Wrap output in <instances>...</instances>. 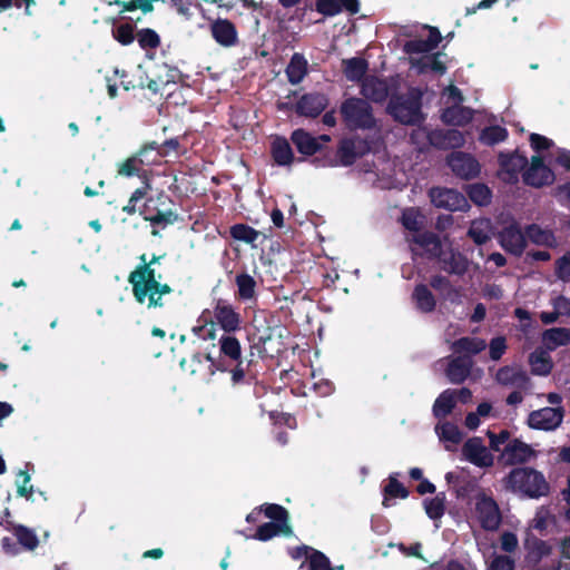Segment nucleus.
<instances>
[{
	"label": "nucleus",
	"mask_w": 570,
	"mask_h": 570,
	"mask_svg": "<svg viewBox=\"0 0 570 570\" xmlns=\"http://www.w3.org/2000/svg\"><path fill=\"white\" fill-rule=\"evenodd\" d=\"M163 275L156 269H149L148 265L136 267L128 275V283L135 301L146 305L147 309H168L170 304L166 298L174 289L167 283H161Z\"/></svg>",
	"instance_id": "1"
},
{
	"label": "nucleus",
	"mask_w": 570,
	"mask_h": 570,
	"mask_svg": "<svg viewBox=\"0 0 570 570\" xmlns=\"http://www.w3.org/2000/svg\"><path fill=\"white\" fill-rule=\"evenodd\" d=\"M218 355L214 356L216 368L229 372L233 385L249 383L246 377L252 360L243 357L239 341L232 333L224 334L218 340Z\"/></svg>",
	"instance_id": "2"
},
{
	"label": "nucleus",
	"mask_w": 570,
	"mask_h": 570,
	"mask_svg": "<svg viewBox=\"0 0 570 570\" xmlns=\"http://www.w3.org/2000/svg\"><path fill=\"white\" fill-rule=\"evenodd\" d=\"M423 95L419 87H410L405 94L394 92L390 97L386 112L402 125H421L425 120L422 111Z\"/></svg>",
	"instance_id": "3"
},
{
	"label": "nucleus",
	"mask_w": 570,
	"mask_h": 570,
	"mask_svg": "<svg viewBox=\"0 0 570 570\" xmlns=\"http://www.w3.org/2000/svg\"><path fill=\"white\" fill-rule=\"evenodd\" d=\"M370 151L371 142L367 139L358 136L343 138L340 140L336 150L327 148L323 156L315 157L312 163L316 167H348Z\"/></svg>",
	"instance_id": "4"
},
{
	"label": "nucleus",
	"mask_w": 570,
	"mask_h": 570,
	"mask_svg": "<svg viewBox=\"0 0 570 570\" xmlns=\"http://www.w3.org/2000/svg\"><path fill=\"white\" fill-rule=\"evenodd\" d=\"M505 488L531 499L546 497L550 485L544 475L533 468H514L504 478Z\"/></svg>",
	"instance_id": "5"
},
{
	"label": "nucleus",
	"mask_w": 570,
	"mask_h": 570,
	"mask_svg": "<svg viewBox=\"0 0 570 570\" xmlns=\"http://www.w3.org/2000/svg\"><path fill=\"white\" fill-rule=\"evenodd\" d=\"M340 114L345 127L354 130H373L377 120L372 105L364 98L348 97L340 107Z\"/></svg>",
	"instance_id": "6"
},
{
	"label": "nucleus",
	"mask_w": 570,
	"mask_h": 570,
	"mask_svg": "<svg viewBox=\"0 0 570 570\" xmlns=\"http://www.w3.org/2000/svg\"><path fill=\"white\" fill-rule=\"evenodd\" d=\"M474 513L480 527L485 531H497L502 523L499 504L484 492L475 497Z\"/></svg>",
	"instance_id": "7"
},
{
	"label": "nucleus",
	"mask_w": 570,
	"mask_h": 570,
	"mask_svg": "<svg viewBox=\"0 0 570 570\" xmlns=\"http://www.w3.org/2000/svg\"><path fill=\"white\" fill-rule=\"evenodd\" d=\"M431 203L442 209L450 212L466 210L469 203L466 197L453 188L432 187L429 190Z\"/></svg>",
	"instance_id": "8"
},
{
	"label": "nucleus",
	"mask_w": 570,
	"mask_h": 570,
	"mask_svg": "<svg viewBox=\"0 0 570 570\" xmlns=\"http://www.w3.org/2000/svg\"><path fill=\"white\" fill-rule=\"evenodd\" d=\"M498 163L499 177L505 183L515 184L519 180V174L525 170L529 160L524 155L514 150L512 153L501 151L498 155Z\"/></svg>",
	"instance_id": "9"
},
{
	"label": "nucleus",
	"mask_w": 570,
	"mask_h": 570,
	"mask_svg": "<svg viewBox=\"0 0 570 570\" xmlns=\"http://www.w3.org/2000/svg\"><path fill=\"white\" fill-rule=\"evenodd\" d=\"M498 242L500 246L509 254L520 257L527 247V235L525 232L521 230L520 225L517 222H512L508 226H504L498 233Z\"/></svg>",
	"instance_id": "10"
},
{
	"label": "nucleus",
	"mask_w": 570,
	"mask_h": 570,
	"mask_svg": "<svg viewBox=\"0 0 570 570\" xmlns=\"http://www.w3.org/2000/svg\"><path fill=\"white\" fill-rule=\"evenodd\" d=\"M522 177L525 185L534 188L549 186L556 179L553 170L544 164L543 158L539 155L531 157L530 166H527Z\"/></svg>",
	"instance_id": "11"
},
{
	"label": "nucleus",
	"mask_w": 570,
	"mask_h": 570,
	"mask_svg": "<svg viewBox=\"0 0 570 570\" xmlns=\"http://www.w3.org/2000/svg\"><path fill=\"white\" fill-rule=\"evenodd\" d=\"M535 451L519 439H512L502 449L499 462L504 466H513L528 463L535 458Z\"/></svg>",
	"instance_id": "12"
},
{
	"label": "nucleus",
	"mask_w": 570,
	"mask_h": 570,
	"mask_svg": "<svg viewBox=\"0 0 570 570\" xmlns=\"http://www.w3.org/2000/svg\"><path fill=\"white\" fill-rule=\"evenodd\" d=\"M213 323L217 324L226 334L240 330L242 316L236 308L225 299H218L213 309Z\"/></svg>",
	"instance_id": "13"
},
{
	"label": "nucleus",
	"mask_w": 570,
	"mask_h": 570,
	"mask_svg": "<svg viewBox=\"0 0 570 570\" xmlns=\"http://www.w3.org/2000/svg\"><path fill=\"white\" fill-rule=\"evenodd\" d=\"M564 417L562 407H542L532 411L528 416V425L534 430L553 431L559 428Z\"/></svg>",
	"instance_id": "14"
},
{
	"label": "nucleus",
	"mask_w": 570,
	"mask_h": 570,
	"mask_svg": "<svg viewBox=\"0 0 570 570\" xmlns=\"http://www.w3.org/2000/svg\"><path fill=\"white\" fill-rule=\"evenodd\" d=\"M446 164L455 176L470 180L479 176L481 167L479 161L470 154L453 151L446 158Z\"/></svg>",
	"instance_id": "15"
},
{
	"label": "nucleus",
	"mask_w": 570,
	"mask_h": 570,
	"mask_svg": "<svg viewBox=\"0 0 570 570\" xmlns=\"http://www.w3.org/2000/svg\"><path fill=\"white\" fill-rule=\"evenodd\" d=\"M328 106V98L322 92H307L295 105V112L306 118L318 117Z\"/></svg>",
	"instance_id": "16"
},
{
	"label": "nucleus",
	"mask_w": 570,
	"mask_h": 570,
	"mask_svg": "<svg viewBox=\"0 0 570 570\" xmlns=\"http://www.w3.org/2000/svg\"><path fill=\"white\" fill-rule=\"evenodd\" d=\"M462 454L466 461L479 468L493 465V455L483 445L481 438H471L462 446Z\"/></svg>",
	"instance_id": "17"
},
{
	"label": "nucleus",
	"mask_w": 570,
	"mask_h": 570,
	"mask_svg": "<svg viewBox=\"0 0 570 570\" xmlns=\"http://www.w3.org/2000/svg\"><path fill=\"white\" fill-rule=\"evenodd\" d=\"M428 141L436 149H456L464 145L465 138L458 129H433L428 132Z\"/></svg>",
	"instance_id": "18"
},
{
	"label": "nucleus",
	"mask_w": 570,
	"mask_h": 570,
	"mask_svg": "<svg viewBox=\"0 0 570 570\" xmlns=\"http://www.w3.org/2000/svg\"><path fill=\"white\" fill-rule=\"evenodd\" d=\"M179 365L189 375H203L205 373L214 375L218 371L215 366L214 355L210 353H194L189 358H183Z\"/></svg>",
	"instance_id": "19"
},
{
	"label": "nucleus",
	"mask_w": 570,
	"mask_h": 570,
	"mask_svg": "<svg viewBox=\"0 0 570 570\" xmlns=\"http://www.w3.org/2000/svg\"><path fill=\"white\" fill-rule=\"evenodd\" d=\"M429 31L428 39H412L403 45V52L406 55H428L432 52L442 41V35L439 28L426 26Z\"/></svg>",
	"instance_id": "20"
},
{
	"label": "nucleus",
	"mask_w": 570,
	"mask_h": 570,
	"mask_svg": "<svg viewBox=\"0 0 570 570\" xmlns=\"http://www.w3.org/2000/svg\"><path fill=\"white\" fill-rule=\"evenodd\" d=\"M361 94L366 100L382 104L390 98L393 92H391L386 79L367 76L362 81Z\"/></svg>",
	"instance_id": "21"
},
{
	"label": "nucleus",
	"mask_w": 570,
	"mask_h": 570,
	"mask_svg": "<svg viewBox=\"0 0 570 570\" xmlns=\"http://www.w3.org/2000/svg\"><path fill=\"white\" fill-rule=\"evenodd\" d=\"M210 33L222 47L229 48L238 43V32L235 24L228 19L218 18L210 23Z\"/></svg>",
	"instance_id": "22"
},
{
	"label": "nucleus",
	"mask_w": 570,
	"mask_h": 570,
	"mask_svg": "<svg viewBox=\"0 0 570 570\" xmlns=\"http://www.w3.org/2000/svg\"><path fill=\"white\" fill-rule=\"evenodd\" d=\"M291 141L303 156H315L316 154L323 156L327 149V147L318 142L317 138L302 128L295 129L291 134Z\"/></svg>",
	"instance_id": "23"
},
{
	"label": "nucleus",
	"mask_w": 570,
	"mask_h": 570,
	"mask_svg": "<svg viewBox=\"0 0 570 570\" xmlns=\"http://www.w3.org/2000/svg\"><path fill=\"white\" fill-rule=\"evenodd\" d=\"M3 528L12 532L20 550L32 552L39 547L40 541L33 529L16 523L12 520H7L3 523Z\"/></svg>",
	"instance_id": "24"
},
{
	"label": "nucleus",
	"mask_w": 570,
	"mask_h": 570,
	"mask_svg": "<svg viewBox=\"0 0 570 570\" xmlns=\"http://www.w3.org/2000/svg\"><path fill=\"white\" fill-rule=\"evenodd\" d=\"M435 257L441 264V269L450 275L463 276L468 272L469 261L459 250L451 249L449 253L442 250Z\"/></svg>",
	"instance_id": "25"
},
{
	"label": "nucleus",
	"mask_w": 570,
	"mask_h": 570,
	"mask_svg": "<svg viewBox=\"0 0 570 570\" xmlns=\"http://www.w3.org/2000/svg\"><path fill=\"white\" fill-rule=\"evenodd\" d=\"M473 362L470 356L453 357L445 368V376L452 384H462L471 374Z\"/></svg>",
	"instance_id": "26"
},
{
	"label": "nucleus",
	"mask_w": 570,
	"mask_h": 570,
	"mask_svg": "<svg viewBox=\"0 0 570 570\" xmlns=\"http://www.w3.org/2000/svg\"><path fill=\"white\" fill-rule=\"evenodd\" d=\"M442 52H434L423 55L419 58H410V63L413 68L417 70L419 73H424L426 71H433L439 75H444L446 72V66L443 61H441Z\"/></svg>",
	"instance_id": "27"
},
{
	"label": "nucleus",
	"mask_w": 570,
	"mask_h": 570,
	"mask_svg": "<svg viewBox=\"0 0 570 570\" xmlns=\"http://www.w3.org/2000/svg\"><path fill=\"white\" fill-rule=\"evenodd\" d=\"M495 380L501 385L517 386L519 389H527L530 384V377L523 370H515L510 366H503L498 370Z\"/></svg>",
	"instance_id": "28"
},
{
	"label": "nucleus",
	"mask_w": 570,
	"mask_h": 570,
	"mask_svg": "<svg viewBox=\"0 0 570 570\" xmlns=\"http://www.w3.org/2000/svg\"><path fill=\"white\" fill-rule=\"evenodd\" d=\"M474 110L462 105H453L442 110L441 119L446 125L465 126L472 121Z\"/></svg>",
	"instance_id": "29"
},
{
	"label": "nucleus",
	"mask_w": 570,
	"mask_h": 570,
	"mask_svg": "<svg viewBox=\"0 0 570 570\" xmlns=\"http://www.w3.org/2000/svg\"><path fill=\"white\" fill-rule=\"evenodd\" d=\"M406 240L420 246L432 257H435L442 252V243L439 235L430 230L419 232L407 237Z\"/></svg>",
	"instance_id": "30"
},
{
	"label": "nucleus",
	"mask_w": 570,
	"mask_h": 570,
	"mask_svg": "<svg viewBox=\"0 0 570 570\" xmlns=\"http://www.w3.org/2000/svg\"><path fill=\"white\" fill-rule=\"evenodd\" d=\"M271 155L274 163L278 166H289L295 159L288 140L282 136H276L272 141Z\"/></svg>",
	"instance_id": "31"
},
{
	"label": "nucleus",
	"mask_w": 570,
	"mask_h": 570,
	"mask_svg": "<svg viewBox=\"0 0 570 570\" xmlns=\"http://www.w3.org/2000/svg\"><path fill=\"white\" fill-rule=\"evenodd\" d=\"M525 235L531 243L538 246L554 248L558 245L556 235L551 229L542 228L534 223L525 226Z\"/></svg>",
	"instance_id": "32"
},
{
	"label": "nucleus",
	"mask_w": 570,
	"mask_h": 570,
	"mask_svg": "<svg viewBox=\"0 0 570 570\" xmlns=\"http://www.w3.org/2000/svg\"><path fill=\"white\" fill-rule=\"evenodd\" d=\"M308 72V62L303 53L295 52L285 69L291 85H298Z\"/></svg>",
	"instance_id": "33"
},
{
	"label": "nucleus",
	"mask_w": 570,
	"mask_h": 570,
	"mask_svg": "<svg viewBox=\"0 0 570 570\" xmlns=\"http://www.w3.org/2000/svg\"><path fill=\"white\" fill-rule=\"evenodd\" d=\"M412 299L417 311L424 314L432 313L436 307L435 296L425 284L415 285Z\"/></svg>",
	"instance_id": "34"
},
{
	"label": "nucleus",
	"mask_w": 570,
	"mask_h": 570,
	"mask_svg": "<svg viewBox=\"0 0 570 570\" xmlns=\"http://www.w3.org/2000/svg\"><path fill=\"white\" fill-rule=\"evenodd\" d=\"M529 364L533 375L547 376L553 368V362L550 354L542 348H537L529 355Z\"/></svg>",
	"instance_id": "35"
},
{
	"label": "nucleus",
	"mask_w": 570,
	"mask_h": 570,
	"mask_svg": "<svg viewBox=\"0 0 570 570\" xmlns=\"http://www.w3.org/2000/svg\"><path fill=\"white\" fill-rule=\"evenodd\" d=\"M292 533L293 530L289 524H281L269 521L261 524L252 538L258 541H268L276 535L283 534L285 537H289Z\"/></svg>",
	"instance_id": "36"
},
{
	"label": "nucleus",
	"mask_w": 570,
	"mask_h": 570,
	"mask_svg": "<svg viewBox=\"0 0 570 570\" xmlns=\"http://www.w3.org/2000/svg\"><path fill=\"white\" fill-rule=\"evenodd\" d=\"M455 390H444L434 401L432 409L433 415L436 419H444L452 413L453 409L455 407Z\"/></svg>",
	"instance_id": "37"
},
{
	"label": "nucleus",
	"mask_w": 570,
	"mask_h": 570,
	"mask_svg": "<svg viewBox=\"0 0 570 570\" xmlns=\"http://www.w3.org/2000/svg\"><path fill=\"white\" fill-rule=\"evenodd\" d=\"M237 286L236 297L242 302L253 301L256 298V281L247 273L237 274L235 277Z\"/></svg>",
	"instance_id": "38"
},
{
	"label": "nucleus",
	"mask_w": 570,
	"mask_h": 570,
	"mask_svg": "<svg viewBox=\"0 0 570 570\" xmlns=\"http://www.w3.org/2000/svg\"><path fill=\"white\" fill-rule=\"evenodd\" d=\"M485 341L478 337L464 336L460 337L452 344V350L455 353H466L470 355H476L485 348Z\"/></svg>",
	"instance_id": "39"
},
{
	"label": "nucleus",
	"mask_w": 570,
	"mask_h": 570,
	"mask_svg": "<svg viewBox=\"0 0 570 570\" xmlns=\"http://www.w3.org/2000/svg\"><path fill=\"white\" fill-rule=\"evenodd\" d=\"M301 552L307 557L309 570H334L331 567L330 559L323 552L307 546L298 548L299 556Z\"/></svg>",
	"instance_id": "40"
},
{
	"label": "nucleus",
	"mask_w": 570,
	"mask_h": 570,
	"mask_svg": "<svg viewBox=\"0 0 570 570\" xmlns=\"http://www.w3.org/2000/svg\"><path fill=\"white\" fill-rule=\"evenodd\" d=\"M430 286L444 295L445 299L456 302L460 297L459 288L454 287L450 279L443 275L436 274L431 276Z\"/></svg>",
	"instance_id": "41"
},
{
	"label": "nucleus",
	"mask_w": 570,
	"mask_h": 570,
	"mask_svg": "<svg viewBox=\"0 0 570 570\" xmlns=\"http://www.w3.org/2000/svg\"><path fill=\"white\" fill-rule=\"evenodd\" d=\"M491 222L490 219L473 220L468 229V236L476 244L484 245L490 239Z\"/></svg>",
	"instance_id": "42"
},
{
	"label": "nucleus",
	"mask_w": 570,
	"mask_h": 570,
	"mask_svg": "<svg viewBox=\"0 0 570 570\" xmlns=\"http://www.w3.org/2000/svg\"><path fill=\"white\" fill-rule=\"evenodd\" d=\"M542 338L548 348L566 346L570 344V330L566 327H552L543 332Z\"/></svg>",
	"instance_id": "43"
},
{
	"label": "nucleus",
	"mask_w": 570,
	"mask_h": 570,
	"mask_svg": "<svg viewBox=\"0 0 570 570\" xmlns=\"http://www.w3.org/2000/svg\"><path fill=\"white\" fill-rule=\"evenodd\" d=\"M509 136L507 128L492 125L482 129L479 135V141L485 146H494L499 142L504 141Z\"/></svg>",
	"instance_id": "44"
},
{
	"label": "nucleus",
	"mask_w": 570,
	"mask_h": 570,
	"mask_svg": "<svg viewBox=\"0 0 570 570\" xmlns=\"http://www.w3.org/2000/svg\"><path fill=\"white\" fill-rule=\"evenodd\" d=\"M445 493L440 492L434 498L423 500V507L428 517L434 521L440 520L445 513Z\"/></svg>",
	"instance_id": "45"
},
{
	"label": "nucleus",
	"mask_w": 570,
	"mask_h": 570,
	"mask_svg": "<svg viewBox=\"0 0 570 570\" xmlns=\"http://www.w3.org/2000/svg\"><path fill=\"white\" fill-rule=\"evenodd\" d=\"M387 484L383 488V505L390 507V499H406L410 491L396 479L394 475H390Z\"/></svg>",
	"instance_id": "46"
},
{
	"label": "nucleus",
	"mask_w": 570,
	"mask_h": 570,
	"mask_svg": "<svg viewBox=\"0 0 570 570\" xmlns=\"http://www.w3.org/2000/svg\"><path fill=\"white\" fill-rule=\"evenodd\" d=\"M229 234L233 239L243 242L245 244L255 245V242L259 237V232L252 226L243 223L230 226Z\"/></svg>",
	"instance_id": "47"
},
{
	"label": "nucleus",
	"mask_w": 570,
	"mask_h": 570,
	"mask_svg": "<svg viewBox=\"0 0 570 570\" xmlns=\"http://www.w3.org/2000/svg\"><path fill=\"white\" fill-rule=\"evenodd\" d=\"M117 174L121 177H134L137 176L139 178H147V171L145 168H141L139 161L137 160L135 155L126 158L124 161L117 165Z\"/></svg>",
	"instance_id": "48"
},
{
	"label": "nucleus",
	"mask_w": 570,
	"mask_h": 570,
	"mask_svg": "<svg viewBox=\"0 0 570 570\" xmlns=\"http://www.w3.org/2000/svg\"><path fill=\"white\" fill-rule=\"evenodd\" d=\"M157 149L158 142L150 141L144 144L138 149V151L134 154L137 160L139 161L141 168H144L145 166H151L159 163L160 156Z\"/></svg>",
	"instance_id": "49"
},
{
	"label": "nucleus",
	"mask_w": 570,
	"mask_h": 570,
	"mask_svg": "<svg viewBox=\"0 0 570 570\" xmlns=\"http://www.w3.org/2000/svg\"><path fill=\"white\" fill-rule=\"evenodd\" d=\"M344 73L348 80L357 81L364 78L368 63L363 58H351L344 61Z\"/></svg>",
	"instance_id": "50"
},
{
	"label": "nucleus",
	"mask_w": 570,
	"mask_h": 570,
	"mask_svg": "<svg viewBox=\"0 0 570 570\" xmlns=\"http://www.w3.org/2000/svg\"><path fill=\"white\" fill-rule=\"evenodd\" d=\"M259 511L264 513L266 518L272 520V522L281 523V524H289V513L288 511L281 504L277 503H265L259 507Z\"/></svg>",
	"instance_id": "51"
},
{
	"label": "nucleus",
	"mask_w": 570,
	"mask_h": 570,
	"mask_svg": "<svg viewBox=\"0 0 570 570\" xmlns=\"http://www.w3.org/2000/svg\"><path fill=\"white\" fill-rule=\"evenodd\" d=\"M466 193L469 198L479 206H485L491 202L492 193L484 184L476 183L470 185Z\"/></svg>",
	"instance_id": "52"
},
{
	"label": "nucleus",
	"mask_w": 570,
	"mask_h": 570,
	"mask_svg": "<svg viewBox=\"0 0 570 570\" xmlns=\"http://www.w3.org/2000/svg\"><path fill=\"white\" fill-rule=\"evenodd\" d=\"M136 38L139 47L144 50L157 49L160 46L159 35L150 28L138 30Z\"/></svg>",
	"instance_id": "53"
},
{
	"label": "nucleus",
	"mask_w": 570,
	"mask_h": 570,
	"mask_svg": "<svg viewBox=\"0 0 570 570\" xmlns=\"http://www.w3.org/2000/svg\"><path fill=\"white\" fill-rule=\"evenodd\" d=\"M421 213L417 208L410 207L403 210L401 224L410 232L419 233L422 228Z\"/></svg>",
	"instance_id": "54"
},
{
	"label": "nucleus",
	"mask_w": 570,
	"mask_h": 570,
	"mask_svg": "<svg viewBox=\"0 0 570 570\" xmlns=\"http://www.w3.org/2000/svg\"><path fill=\"white\" fill-rule=\"evenodd\" d=\"M110 4L120 7L121 13L126 11H135L137 9H140L144 13H149L154 10V2L151 0H115L114 2H110Z\"/></svg>",
	"instance_id": "55"
},
{
	"label": "nucleus",
	"mask_w": 570,
	"mask_h": 570,
	"mask_svg": "<svg viewBox=\"0 0 570 570\" xmlns=\"http://www.w3.org/2000/svg\"><path fill=\"white\" fill-rule=\"evenodd\" d=\"M31 476L28 471L20 470L17 474V495L26 498L28 501H33V485H28Z\"/></svg>",
	"instance_id": "56"
},
{
	"label": "nucleus",
	"mask_w": 570,
	"mask_h": 570,
	"mask_svg": "<svg viewBox=\"0 0 570 570\" xmlns=\"http://www.w3.org/2000/svg\"><path fill=\"white\" fill-rule=\"evenodd\" d=\"M112 37L122 46H129L135 40V27L131 23H121L112 29Z\"/></svg>",
	"instance_id": "57"
},
{
	"label": "nucleus",
	"mask_w": 570,
	"mask_h": 570,
	"mask_svg": "<svg viewBox=\"0 0 570 570\" xmlns=\"http://www.w3.org/2000/svg\"><path fill=\"white\" fill-rule=\"evenodd\" d=\"M554 275L563 283L570 282V250L554 262Z\"/></svg>",
	"instance_id": "58"
},
{
	"label": "nucleus",
	"mask_w": 570,
	"mask_h": 570,
	"mask_svg": "<svg viewBox=\"0 0 570 570\" xmlns=\"http://www.w3.org/2000/svg\"><path fill=\"white\" fill-rule=\"evenodd\" d=\"M272 338V335H271V328L267 327L263 333H261L259 331L254 333L252 335V338H250V342H252V345H250V348L252 350H256L258 355L261 357H264L267 355V351H266V343L268 341H271Z\"/></svg>",
	"instance_id": "59"
},
{
	"label": "nucleus",
	"mask_w": 570,
	"mask_h": 570,
	"mask_svg": "<svg viewBox=\"0 0 570 570\" xmlns=\"http://www.w3.org/2000/svg\"><path fill=\"white\" fill-rule=\"evenodd\" d=\"M144 219L149 222L153 226H166L176 223L178 219V215L171 209L165 212L157 210L155 215L145 216Z\"/></svg>",
	"instance_id": "60"
},
{
	"label": "nucleus",
	"mask_w": 570,
	"mask_h": 570,
	"mask_svg": "<svg viewBox=\"0 0 570 570\" xmlns=\"http://www.w3.org/2000/svg\"><path fill=\"white\" fill-rule=\"evenodd\" d=\"M487 436L489 439L490 449L494 452H501V445L505 446V444L512 440L511 433L508 430H501L499 433L488 430Z\"/></svg>",
	"instance_id": "61"
},
{
	"label": "nucleus",
	"mask_w": 570,
	"mask_h": 570,
	"mask_svg": "<svg viewBox=\"0 0 570 570\" xmlns=\"http://www.w3.org/2000/svg\"><path fill=\"white\" fill-rule=\"evenodd\" d=\"M440 429V438L442 440L449 441L453 444H459L462 441V432L455 424L445 422L441 425Z\"/></svg>",
	"instance_id": "62"
},
{
	"label": "nucleus",
	"mask_w": 570,
	"mask_h": 570,
	"mask_svg": "<svg viewBox=\"0 0 570 570\" xmlns=\"http://www.w3.org/2000/svg\"><path fill=\"white\" fill-rule=\"evenodd\" d=\"M315 9L325 17H334L341 13L338 0H315Z\"/></svg>",
	"instance_id": "63"
},
{
	"label": "nucleus",
	"mask_w": 570,
	"mask_h": 570,
	"mask_svg": "<svg viewBox=\"0 0 570 570\" xmlns=\"http://www.w3.org/2000/svg\"><path fill=\"white\" fill-rule=\"evenodd\" d=\"M507 350V341L504 336H497L490 341L489 355L492 361H499Z\"/></svg>",
	"instance_id": "64"
}]
</instances>
